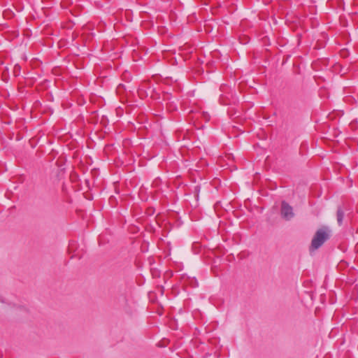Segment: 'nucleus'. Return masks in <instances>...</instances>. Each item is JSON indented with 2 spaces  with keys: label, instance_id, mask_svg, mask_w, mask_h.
Here are the masks:
<instances>
[{
  "label": "nucleus",
  "instance_id": "423d86ee",
  "mask_svg": "<svg viewBox=\"0 0 358 358\" xmlns=\"http://www.w3.org/2000/svg\"><path fill=\"white\" fill-rule=\"evenodd\" d=\"M150 82L144 81L142 83L138 90V94L141 99L145 98L148 96V92L147 90H150Z\"/></svg>",
  "mask_w": 358,
  "mask_h": 358
},
{
  "label": "nucleus",
  "instance_id": "2eb2a0df",
  "mask_svg": "<svg viewBox=\"0 0 358 358\" xmlns=\"http://www.w3.org/2000/svg\"><path fill=\"white\" fill-rule=\"evenodd\" d=\"M149 210H150V212L148 213L150 215H152L155 213L154 208H150Z\"/></svg>",
  "mask_w": 358,
  "mask_h": 358
},
{
  "label": "nucleus",
  "instance_id": "6ab92c4d",
  "mask_svg": "<svg viewBox=\"0 0 358 358\" xmlns=\"http://www.w3.org/2000/svg\"><path fill=\"white\" fill-rule=\"evenodd\" d=\"M119 181H117V182H115L114 184L116 186V184Z\"/></svg>",
  "mask_w": 358,
  "mask_h": 358
},
{
  "label": "nucleus",
  "instance_id": "4468645a",
  "mask_svg": "<svg viewBox=\"0 0 358 358\" xmlns=\"http://www.w3.org/2000/svg\"><path fill=\"white\" fill-rule=\"evenodd\" d=\"M73 245L74 243L73 242H71L70 244H69V251H71L73 248Z\"/></svg>",
  "mask_w": 358,
  "mask_h": 358
},
{
  "label": "nucleus",
  "instance_id": "1a4fd4ad",
  "mask_svg": "<svg viewBox=\"0 0 358 358\" xmlns=\"http://www.w3.org/2000/svg\"><path fill=\"white\" fill-rule=\"evenodd\" d=\"M185 282L192 287H198V281L195 278L187 277L185 280Z\"/></svg>",
  "mask_w": 358,
  "mask_h": 358
},
{
  "label": "nucleus",
  "instance_id": "f257e3e1",
  "mask_svg": "<svg viewBox=\"0 0 358 358\" xmlns=\"http://www.w3.org/2000/svg\"><path fill=\"white\" fill-rule=\"evenodd\" d=\"M330 233L331 231L327 227L317 229L312 238L309 251L311 252L319 249L327 240L330 238Z\"/></svg>",
  "mask_w": 358,
  "mask_h": 358
},
{
  "label": "nucleus",
  "instance_id": "f3484780",
  "mask_svg": "<svg viewBox=\"0 0 358 358\" xmlns=\"http://www.w3.org/2000/svg\"><path fill=\"white\" fill-rule=\"evenodd\" d=\"M85 182L89 186L90 185V180H84Z\"/></svg>",
  "mask_w": 358,
  "mask_h": 358
},
{
  "label": "nucleus",
  "instance_id": "a211bd4d",
  "mask_svg": "<svg viewBox=\"0 0 358 358\" xmlns=\"http://www.w3.org/2000/svg\"><path fill=\"white\" fill-rule=\"evenodd\" d=\"M247 42H248V38H245V41L243 43H247Z\"/></svg>",
  "mask_w": 358,
  "mask_h": 358
},
{
  "label": "nucleus",
  "instance_id": "6e6552de",
  "mask_svg": "<svg viewBox=\"0 0 358 358\" xmlns=\"http://www.w3.org/2000/svg\"><path fill=\"white\" fill-rule=\"evenodd\" d=\"M336 216L338 224L339 226H341L344 217V212L341 206H339L337 209Z\"/></svg>",
  "mask_w": 358,
  "mask_h": 358
},
{
  "label": "nucleus",
  "instance_id": "9b49d317",
  "mask_svg": "<svg viewBox=\"0 0 358 358\" xmlns=\"http://www.w3.org/2000/svg\"><path fill=\"white\" fill-rule=\"evenodd\" d=\"M201 190V187L200 185H195L194 187V196L196 199H198L199 198V193Z\"/></svg>",
  "mask_w": 358,
  "mask_h": 358
},
{
  "label": "nucleus",
  "instance_id": "39448f33",
  "mask_svg": "<svg viewBox=\"0 0 358 358\" xmlns=\"http://www.w3.org/2000/svg\"><path fill=\"white\" fill-rule=\"evenodd\" d=\"M280 215L286 221H289L294 217L293 208L285 201L281 202Z\"/></svg>",
  "mask_w": 358,
  "mask_h": 358
},
{
  "label": "nucleus",
  "instance_id": "f03ea898",
  "mask_svg": "<svg viewBox=\"0 0 358 358\" xmlns=\"http://www.w3.org/2000/svg\"><path fill=\"white\" fill-rule=\"evenodd\" d=\"M210 115L207 112L198 110L192 112L190 118L194 121V126L199 129L203 127L201 122H207L210 120Z\"/></svg>",
  "mask_w": 358,
  "mask_h": 358
},
{
  "label": "nucleus",
  "instance_id": "9d476101",
  "mask_svg": "<svg viewBox=\"0 0 358 358\" xmlns=\"http://www.w3.org/2000/svg\"><path fill=\"white\" fill-rule=\"evenodd\" d=\"M166 108L169 112H173L176 110V106L173 103H167Z\"/></svg>",
  "mask_w": 358,
  "mask_h": 358
},
{
  "label": "nucleus",
  "instance_id": "ddd939ff",
  "mask_svg": "<svg viewBox=\"0 0 358 358\" xmlns=\"http://www.w3.org/2000/svg\"><path fill=\"white\" fill-rule=\"evenodd\" d=\"M9 188H10V191L13 192V190L17 189V186L15 185V183L13 182V185L11 187H10Z\"/></svg>",
  "mask_w": 358,
  "mask_h": 358
},
{
  "label": "nucleus",
  "instance_id": "dca6fc26",
  "mask_svg": "<svg viewBox=\"0 0 358 358\" xmlns=\"http://www.w3.org/2000/svg\"><path fill=\"white\" fill-rule=\"evenodd\" d=\"M0 302L1 303H6L5 299H3V297L2 296L0 295Z\"/></svg>",
  "mask_w": 358,
  "mask_h": 358
},
{
  "label": "nucleus",
  "instance_id": "7ed1b4c3",
  "mask_svg": "<svg viewBox=\"0 0 358 358\" xmlns=\"http://www.w3.org/2000/svg\"><path fill=\"white\" fill-rule=\"evenodd\" d=\"M114 302L119 306H125L127 304V288L118 287L113 296Z\"/></svg>",
  "mask_w": 358,
  "mask_h": 358
},
{
  "label": "nucleus",
  "instance_id": "0eeeda50",
  "mask_svg": "<svg viewBox=\"0 0 358 358\" xmlns=\"http://www.w3.org/2000/svg\"><path fill=\"white\" fill-rule=\"evenodd\" d=\"M234 98L231 93H228L227 95L222 94L220 97V101L223 105H229L234 102Z\"/></svg>",
  "mask_w": 358,
  "mask_h": 358
},
{
  "label": "nucleus",
  "instance_id": "f8f14e48",
  "mask_svg": "<svg viewBox=\"0 0 358 358\" xmlns=\"http://www.w3.org/2000/svg\"><path fill=\"white\" fill-rule=\"evenodd\" d=\"M91 173H92V178H95L98 177V176H99V170L96 169H92Z\"/></svg>",
  "mask_w": 358,
  "mask_h": 358
},
{
  "label": "nucleus",
  "instance_id": "20e7f679",
  "mask_svg": "<svg viewBox=\"0 0 358 358\" xmlns=\"http://www.w3.org/2000/svg\"><path fill=\"white\" fill-rule=\"evenodd\" d=\"M217 163L221 167H225L226 169H229L230 171L236 169L234 157L231 154L227 153L224 156L219 157Z\"/></svg>",
  "mask_w": 358,
  "mask_h": 358
}]
</instances>
